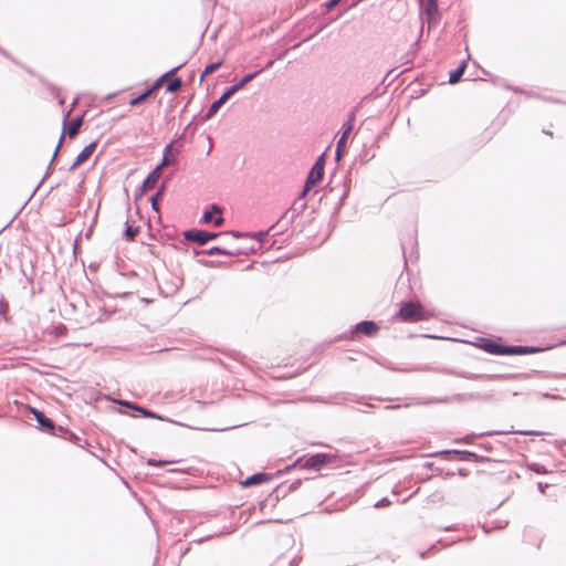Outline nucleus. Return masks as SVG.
<instances>
[{
    "instance_id": "27",
    "label": "nucleus",
    "mask_w": 566,
    "mask_h": 566,
    "mask_svg": "<svg viewBox=\"0 0 566 566\" xmlns=\"http://www.w3.org/2000/svg\"><path fill=\"white\" fill-rule=\"evenodd\" d=\"M220 107H221L220 104L217 101H214L210 105V108H209V111L206 114V119H210L212 116H214Z\"/></svg>"
},
{
    "instance_id": "24",
    "label": "nucleus",
    "mask_w": 566,
    "mask_h": 566,
    "mask_svg": "<svg viewBox=\"0 0 566 566\" xmlns=\"http://www.w3.org/2000/svg\"><path fill=\"white\" fill-rule=\"evenodd\" d=\"M233 94V90L228 87L226 92L217 99V102L220 104V106H222Z\"/></svg>"
},
{
    "instance_id": "1",
    "label": "nucleus",
    "mask_w": 566,
    "mask_h": 566,
    "mask_svg": "<svg viewBox=\"0 0 566 566\" xmlns=\"http://www.w3.org/2000/svg\"><path fill=\"white\" fill-rule=\"evenodd\" d=\"M399 317L403 322H420L428 319L427 312L419 303H403L399 311Z\"/></svg>"
},
{
    "instance_id": "30",
    "label": "nucleus",
    "mask_w": 566,
    "mask_h": 566,
    "mask_svg": "<svg viewBox=\"0 0 566 566\" xmlns=\"http://www.w3.org/2000/svg\"><path fill=\"white\" fill-rule=\"evenodd\" d=\"M167 462H163V461H156V460H148V464L149 465H155V467H161L164 464H166Z\"/></svg>"
},
{
    "instance_id": "19",
    "label": "nucleus",
    "mask_w": 566,
    "mask_h": 566,
    "mask_svg": "<svg viewBox=\"0 0 566 566\" xmlns=\"http://www.w3.org/2000/svg\"><path fill=\"white\" fill-rule=\"evenodd\" d=\"M181 80L180 78H174L170 81L166 87L167 92L175 93L181 87Z\"/></svg>"
},
{
    "instance_id": "37",
    "label": "nucleus",
    "mask_w": 566,
    "mask_h": 566,
    "mask_svg": "<svg viewBox=\"0 0 566 566\" xmlns=\"http://www.w3.org/2000/svg\"><path fill=\"white\" fill-rule=\"evenodd\" d=\"M274 61L273 60H270L269 62H266L265 66L262 69H270L272 65H273Z\"/></svg>"
},
{
    "instance_id": "28",
    "label": "nucleus",
    "mask_w": 566,
    "mask_h": 566,
    "mask_svg": "<svg viewBox=\"0 0 566 566\" xmlns=\"http://www.w3.org/2000/svg\"><path fill=\"white\" fill-rule=\"evenodd\" d=\"M180 69V66H177V67H174L172 70H170L169 72H167L165 75H163L156 83L155 85L151 87L155 90H157L159 87V85L161 84V82L165 80V77L174 74L175 72H177L178 70Z\"/></svg>"
},
{
    "instance_id": "26",
    "label": "nucleus",
    "mask_w": 566,
    "mask_h": 566,
    "mask_svg": "<svg viewBox=\"0 0 566 566\" xmlns=\"http://www.w3.org/2000/svg\"><path fill=\"white\" fill-rule=\"evenodd\" d=\"M124 405L129 407V408H133V406L129 402H125ZM134 409L136 411L140 412L146 418H154L155 417V415L151 411L146 410V409H144L142 407L134 406Z\"/></svg>"
},
{
    "instance_id": "7",
    "label": "nucleus",
    "mask_w": 566,
    "mask_h": 566,
    "mask_svg": "<svg viewBox=\"0 0 566 566\" xmlns=\"http://www.w3.org/2000/svg\"><path fill=\"white\" fill-rule=\"evenodd\" d=\"M97 144L95 142L88 144L83 148V150L77 155L76 159L71 166V170H75L78 166H81L84 161H86L95 151Z\"/></svg>"
},
{
    "instance_id": "12",
    "label": "nucleus",
    "mask_w": 566,
    "mask_h": 566,
    "mask_svg": "<svg viewBox=\"0 0 566 566\" xmlns=\"http://www.w3.org/2000/svg\"><path fill=\"white\" fill-rule=\"evenodd\" d=\"M262 70H259L256 72H253V73H249L247 75H244L240 82H238L237 84L230 86L233 92H238L239 90H241L245 84H248L249 82H251L254 77L258 76V74L261 72Z\"/></svg>"
},
{
    "instance_id": "23",
    "label": "nucleus",
    "mask_w": 566,
    "mask_h": 566,
    "mask_svg": "<svg viewBox=\"0 0 566 566\" xmlns=\"http://www.w3.org/2000/svg\"><path fill=\"white\" fill-rule=\"evenodd\" d=\"M164 193V187H161L153 197H151V207L155 211H159V207H158V199L163 196Z\"/></svg>"
},
{
    "instance_id": "10",
    "label": "nucleus",
    "mask_w": 566,
    "mask_h": 566,
    "mask_svg": "<svg viewBox=\"0 0 566 566\" xmlns=\"http://www.w3.org/2000/svg\"><path fill=\"white\" fill-rule=\"evenodd\" d=\"M271 480V475L268 474V473H256V474H253L249 478H247L244 481H243V486H252V485H256V484H261V483H265V482H269Z\"/></svg>"
},
{
    "instance_id": "4",
    "label": "nucleus",
    "mask_w": 566,
    "mask_h": 566,
    "mask_svg": "<svg viewBox=\"0 0 566 566\" xmlns=\"http://www.w3.org/2000/svg\"><path fill=\"white\" fill-rule=\"evenodd\" d=\"M354 120H355V114L352 113L348 120L343 125V133H342L340 138L337 142V147H336V158L337 159H339L342 157L348 135L350 134V132L354 127Z\"/></svg>"
},
{
    "instance_id": "18",
    "label": "nucleus",
    "mask_w": 566,
    "mask_h": 566,
    "mask_svg": "<svg viewBox=\"0 0 566 566\" xmlns=\"http://www.w3.org/2000/svg\"><path fill=\"white\" fill-rule=\"evenodd\" d=\"M465 70V64L462 63L457 70H454L449 77L451 84L458 83Z\"/></svg>"
},
{
    "instance_id": "21",
    "label": "nucleus",
    "mask_w": 566,
    "mask_h": 566,
    "mask_svg": "<svg viewBox=\"0 0 566 566\" xmlns=\"http://www.w3.org/2000/svg\"><path fill=\"white\" fill-rule=\"evenodd\" d=\"M213 212L221 213V210H220V208H219L218 206H216V205H214V206L212 207V210H211V211H206V212L203 213L202 221H203V222H206V223H208V222L212 221V219H213Z\"/></svg>"
},
{
    "instance_id": "14",
    "label": "nucleus",
    "mask_w": 566,
    "mask_h": 566,
    "mask_svg": "<svg viewBox=\"0 0 566 566\" xmlns=\"http://www.w3.org/2000/svg\"><path fill=\"white\" fill-rule=\"evenodd\" d=\"M34 417L39 424L48 430L53 429V422L51 419L46 418L41 411L33 410Z\"/></svg>"
},
{
    "instance_id": "9",
    "label": "nucleus",
    "mask_w": 566,
    "mask_h": 566,
    "mask_svg": "<svg viewBox=\"0 0 566 566\" xmlns=\"http://www.w3.org/2000/svg\"><path fill=\"white\" fill-rule=\"evenodd\" d=\"M161 172H160V167H156L148 176L147 178L144 180L143 182V187H142V190L143 192H146L148 191L149 189L154 188V186L156 185V182L158 181L159 177H160Z\"/></svg>"
},
{
    "instance_id": "15",
    "label": "nucleus",
    "mask_w": 566,
    "mask_h": 566,
    "mask_svg": "<svg viewBox=\"0 0 566 566\" xmlns=\"http://www.w3.org/2000/svg\"><path fill=\"white\" fill-rule=\"evenodd\" d=\"M171 150H172V144H169L168 146H166V148L164 150L163 161L157 166V167H160V170L163 169V167L168 166L175 161Z\"/></svg>"
},
{
    "instance_id": "3",
    "label": "nucleus",
    "mask_w": 566,
    "mask_h": 566,
    "mask_svg": "<svg viewBox=\"0 0 566 566\" xmlns=\"http://www.w3.org/2000/svg\"><path fill=\"white\" fill-rule=\"evenodd\" d=\"M323 175H324V157L321 156L316 163L314 164V166L312 167L308 176H307V179L305 181V186H304V190H303V195H305L313 186H315L318 181H321V179L323 178Z\"/></svg>"
},
{
    "instance_id": "32",
    "label": "nucleus",
    "mask_w": 566,
    "mask_h": 566,
    "mask_svg": "<svg viewBox=\"0 0 566 566\" xmlns=\"http://www.w3.org/2000/svg\"><path fill=\"white\" fill-rule=\"evenodd\" d=\"M219 233L207 231V242L219 237Z\"/></svg>"
},
{
    "instance_id": "33",
    "label": "nucleus",
    "mask_w": 566,
    "mask_h": 566,
    "mask_svg": "<svg viewBox=\"0 0 566 566\" xmlns=\"http://www.w3.org/2000/svg\"><path fill=\"white\" fill-rule=\"evenodd\" d=\"M63 138H64V136L62 135V136L60 137V140H59V144H57V146H56V149H55V151H54V154H53L52 160L55 158V156H56V154H57V150H59V148H60V146H61V144H62V142H63Z\"/></svg>"
},
{
    "instance_id": "22",
    "label": "nucleus",
    "mask_w": 566,
    "mask_h": 566,
    "mask_svg": "<svg viewBox=\"0 0 566 566\" xmlns=\"http://www.w3.org/2000/svg\"><path fill=\"white\" fill-rule=\"evenodd\" d=\"M222 62L219 61V62H216V63H211L209 65H207L202 72V75L201 77L206 76V75H209L211 73H213L214 71H217L220 66H221Z\"/></svg>"
},
{
    "instance_id": "20",
    "label": "nucleus",
    "mask_w": 566,
    "mask_h": 566,
    "mask_svg": "<svg viewBox=\"0 0 566 566\" xmlns=\"http://www.w3.org/2000/svg\"><path fill=\"white\" fill-rule=\"evenodd\" d=\"M154 92V88H149L147 90L145 93L134 97L132 101H130V105L135 106L139 103H142L144 99H146L151 93Z\"/></svg>"
},
{
    "instance_id": "29",
    "label": "nucleus",
    "mask_w": 566,
    "mask_h": 566,
    "mask_svg": "<svg viewBox=\"0 0 566 566\" xmlns=\"http://www.w3.org/2000/svg\"><path fill=\"white\" fill-rule=\"evenodd\" d=\"M137 233V229L130 227V226H127L126 228V231H125V235L127 237V239H133Z\"/></svg>"
},
{
    "instance_id": "17",
    "label": "nucleus",
    "mask_w": 566,
    "mask_h": 566,
    "mask_svg": "<svg viewBox=\"0 0 566 566\" xmlns=\"http://www.w3.org/2000/svg\"><path fill=\"white\" fill-rule=\"evenodd\" d=\"M82 123H83V119L81 117H77L76 119H74L71 123V125L67 128V134L70 137H74L78 133V130L82 126Z\"/></svg>"
},
{
    "instance_id": "16",
    "label": "nucleus",
    "mask_w": 566,
    "mask_h": 566,
    "mask_svg": "<svg viewBox=\"0 0 566 566\" xmlns=\"http://www.w3.org/2000/svg\"><path fill=\"white\" fill-rule=\"evenodd\" d=\"M504 348L505 346L494 344L492 342H489L484 345V349L491 354L495 355H504Z\"/></svg>"
},
{
    "instance_id": "2",
    "label": "nucleus",
    "mask_w": 566,
    "mask_h": 566,
    "mask_svg": "<svg viewBox=\"0 0 566 566\" xmlns=\"http://www.w3.org/2000/svg\"><path fill=\"white\" fill-rule=\"evenodd\" d=\"M336 457L328 453H316L308 458H306L304 461L303 459H298L295 463L301 464L305 469H315L319 470L323 465L327 463H332L335 461Z\"/></svg>"
},
{
    "instance_id": "6",
    "label": "nucleus",
    "mask_w": 566,
    "mask_h": 566,
    "mask_svg": "<svg viewBox=\"0 0 566 566\" xmlns=\"http://www.w3.org/2000/svg\"><path fill=\"white\" fill-rule=\"evenodd\" d=\"M196 254L206 253L208 255L222 254L229 256H235L242 253L240 248H231V247H213L206 251H195Z\"/></svg>"
},
{
    "instance_id": "11",
    "label": "nucleus",
    "mask_w": 566,
    "mask_h": 566,
    "mask_svg": "<svg viewBox=\"0 0 566 566\" xmlns=\"http://www.w3.org/2000/svg\"><path fill=\"white\" fill-rule=\"evenodd\" d=\"M377 331V325L371 321H365L356 325V332L363 333L367 336L375 335Z\"/></svg>"
},
{
    "instance_id": "31",
    "label": "nucleus",
    "mask_w": 566,
    "mask_h": 566,
    "mask_svg": "<svg viewBox=\"0 0 566 566\" xmlns=\"http://www.w3.org/2000/svg\"><path fill=\"white\" fill-rule=\"evenodd\" d=\"M389 504V501L387 499H382L376 503V507H384Z\"/></svg>"
},
{
    "instance_id": "13",
    "label": "nucleus",
    "mask_w": 566,
    "mask_h": 566,
    "mask_svg": "<svg viewBox=\"0 0 566 566\" xmlns=\"http://www.w3.org/2000/svg\"><path fill=\"white\" fill-rule=\"evenodd\" d=\"M534 352V348H527L523 346H505L504 348V355H520Z\"/></svg>"
},
{
    "instance_id": "8",
    "label": "nucleus",
    "mask_w": 566,
    "mask_h": 566,
    "mask_svg": "<svg viewBox=\"0 0 566 566\" xmlns=\"http://www.w3.org/2000/svg\"><path fill=\"white\" fill-rule=\"evenodd\" d=\"M184 237L188 241L196 242L200 245H203L207 243V231L205 230H197L191 229L184 232Z\"/></svg>"
},
{
    "instance_id": "35",
    "label": "nucleus",
    "mask_w": 566,
    "mask_h": 566,
    "mask_svg": "<svg viewBox=\"0 0 566 566\" xmlns=\"http://www.w3.org/2000/svg\"><path fill=\"white\" fill-rule=\"evenodd\" d=\"M338 2H339V0H331V1H329V3H328V7H329V8H333V7H335Z\"/></svg>"
},
{
    "instance_id": "5",
    "label": "nucleus",
    "mask_w": 566,
    "mask_h": 566,
    "mask_svg": "<svg viewBox=\"0 0 566 566\" xmlns=\"http://www.w3.org/2000/svg\"><path fill=\"white\" fill-rule=\"evenodd\" d=\"M420 14L426 17L429 24H431L438 17V6L436 0H419Z\"/></svg>"
},
{
    "instance_id": "36",
    "label": "nucleus",
    "mask_w": 566,
    "mask_h": 566,
    "mask_svg": "<svg viewBox=\"0 0 566 566\" xmlns=\"http://www.w3.org/2000/svg\"><path fill=\"white\" fill-rule=\"evenodd\" d=\"M255 237L261 242L265 234L263 232H259L258 234H255Z\"/></svg>"
},
{
    "instance_id": "25",
    "label": "nucleus",
    "mask_w": 566,
    "mask_h": 566,
    "mask_svg": "<svg viewBox=\"0 0 566 566\" xmlns=\"http://www.w3.org/2000/svg\"><path fill=\"white\" fill-rule=\"evenodd\" d=\"M233 94V90L228 87L226 92L217 99V102L220 104V106H222Z\"/></svg>"
},
{
    "instance_id": "34",
    "label": "nucleus",
    "mask_w": 566,
    "mask_h": 566,
    "mask_svg": "<svg viewBox=\"0 0 566 566\" xmlns=\"http://www.w3.org/2000/svg\"><path fill=\"white\" fill-rule=\"evenodd\" d=\"M213 223L217 227L221 226L223 223V218L222 217H218L217 219L213 220Z\"/></svg>"
}]
</instances>
